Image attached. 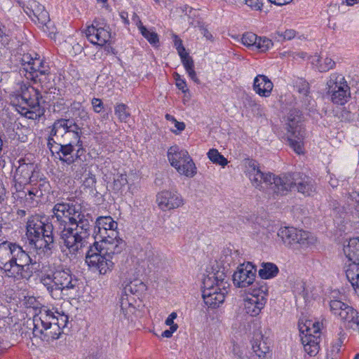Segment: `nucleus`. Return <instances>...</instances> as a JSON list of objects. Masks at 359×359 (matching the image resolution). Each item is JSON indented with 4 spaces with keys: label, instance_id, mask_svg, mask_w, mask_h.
I'll return each instance as SVG.
<instances>
[{
    "label": "nucleus",
    "instance_id": "c85d7f7f",
    "mask_svg": "<svg viewBox=\"0 0 359 359\" xmlns=\"http://www.w3.org/2000/svg\"><path fill=\"white\" fill-rule=\"evenodd\" d=\"M136 302L135 297H121L120 304V313L119 316L121 320H129L132 318L133 316L136 311Z\"/></svg>",
    "mask_w": 359,
    "mask_h": 359
},
{
    "label": "nucleus",
    "instance_id": "5701e85b",
    "mask_svg": "<svg viewBox=\"0 0 359 359\" xmlns=\"http://www.w3.org/2000/svg\"><path fill=\"white\" fill-rule=\"evenodd\" d=\"M47 230L43 233V238L39 239V236L29 240V243L32 245L36 250L43 253H50L54 246V239L53 236V225H48Z\"/></svg>",
    "mask_w": 359,
    "mask_h": 359
},
{
    "label": "nucleus",
    "instance_id": "bb28decb",
    "mask_svg": "<svg viewBox=\"0 0 359 359\" xmlns=\"http://www.w3.org/2000/svg\"><path fill=\"white\" fill-rule=\"evenodd\" d=\"M40 93L38 90L32 86L25 87L22 90L20 99L22 100L21 104H25V107L31 109H39Z\"/></svg>",
    "mask_w": 359,
    "mask_h": 359
},
{
    "label": "nucleus",
    "instance_id": "052dcab7",
    "mask_svg": "<svg viewBox=\"0 0 359 359\" xmlns=\"http://www.w3.org/2000/svg\"><path fill=\"white\" fill-rule=\"evenodd\" d=\"M175 123V126L176 128V130H172V131L175 133V134H178L180 133V132H182V130H184L185 128V124L184 122H180V121H177V120L174 122Z\"/></svg>",
    "mask_w": 359,
    "mask_h": 359
},
{
    "label": "nucleus",
    "instance_id": "6e6552de",
    "mask_svg": "<svg viewBox=\"0 0 359 359\" xmlns=\"http://www.w3.org/2000/svg\"><path fill=\"white\" fill-rule=\"evenodd\" d=\"M22 69V72H25V76L27 79L39 82L41 84L47 83L50 79V67L40 58L37 53L24 54L20 59Z\"/></svg>",
    "mask_w": 359,
    "mask_h": 359
},
{
    "label": "nucleus",
    "instance_id": "1a4fd4ad",
    "mask_svg": "<svg viewBox=\"0 0 359 359\" xmlns=\"http://www.w3.org/2000/svg\"><path fill=\"white\" fill-rule=\"evenodd\" d=\"M325 91L330 101L336 105H344L351 98V89L345 77L333 72L327 78Z\"/></svg>",
    "mask_w": 359,
    "mask_h": 359
},
{
    "label": "nucleus",
    "instance_id": "a211bd4d",
    "mask_svg": "<svg viewBox=\"0 0 359 359\" xmlns=\"http://www.w3.org/2000/svg\"><path fill=\"white\" fill-rule=\"evenodd\" d=\"M85 33L90 43L98 46L104 45L111 38L109 27L97 20L88 26Z\"/></svg>",
    "mask_w": 359,
    "mask_h": 359
},
{
    "label": "nucleus",
    "instance_id": "0eeeda50",
    "mask_svg": "<svg viewBox=\"0 0 359 359\" xmlns=\"http://www.w3.org/2000/svg\"><path fill=\"white\" fill-rule=\"evenodd\" d=\"M323 326L322 322L307 316H303L299 318L298 329L305 358L315 357L319 353Z\"/></svg>",
    "mask_w": 359,
    "mask_h": 359
},
{
    "label": "nucleus",
    "instance_id": "f03ea898",
    "mask_svg": "<svg viewBox=\"0 0 359 359\" xmlns=\"http://www.w3.org/2000/svg\"><path fill=\"white\" fill-rule=\"evenodd\" d=\"M35 264L20 245L8 241L0 244V269L5 277L15 280H28Z\"/></svg>",
    "mask_w": 359,
    "mask_h": 359
},
{
    "label": "nucleus",
    "instance_id": "6e6d98bb",
    "mask_svg": "<svg viewBox=\"0 0 359 359\" xmlns=\"http://www.w3.org/2000/svg\"><path fill=\"white\" fill-rule=\"evenodd\" d=\"M175 46L176 47V49L177 50L179 55L186 53V50L182 45V40L178 39L176 36L175 39Z\"/></svg>",
    "mask_w": 359,
    "mask_h": 359
},
{
    "label": "nucleus",
    "instance_id": "3c124183",
    "mask_svg": "<svg viewBox=\"0 0 359 359\" xmlns=\"http://www.w3.org/2000/svg\"><path fill=\"white\" fill-rule=\"evenodd\" d=\"M180 56L186 71L194 68V61L192 58L188 55L187 53H184V54L180 55Z\"/></svg>",
    "mask_w": 359,
    "mask_h": 359
},
{
    "label": "nucleus",
    "instance_id": "58836bf2",
    "mask_svg": "<svg viewBox=\"0 0 359 359\" xmlns=\"http://www.w3.org/2000/svg\"><path fill=\"white\" fill-rule=\"evenodd\" d=\"M278 273L277 266L271 262L262 263L259 270V275L263 279H269L275 277Z\"/></svg>",
    "mask_w": 359,
    "mask_h": 359
},
{
    "label": "nucleus",
    "instance_id": "ddd939ff",
    "mask_svg": "<svg viewBox=\"0 0 359 359\" xmlns=\"http://www.w3.org/2000/svg\"><path fill=\"white\" fill-rule=\"evenodd\" d=\"M55 146H52L59 156V159L67 164L73 163L76 158L83 152L81 140L73 143V137L70 139H62L55 142Z\"/></svg>",
    "mask_w": 359,
    "mask_h": 359
},
{
    "label": "nucleus",
    "instance_id": "c03bdc74",
    "mask_svg": "<svg viewBox=\"0 0 359 359\" xmlns=\"http://www.w3.org/2000/svg\"><path fill=\"white\" fill-rule=\"evenodd\" d=\"M127 109L128 107L125 104H118L115 107V114L118 116L119 121L121 122H128L130 116V114L127 111Z\"/></svg>",
    "mask_w": 359,
    "mask_h": 359
},
{
    "label": "nucleus",
    "instance_id": "b1692460",
    "mask_svg": "<svg viewBox=\"0 0 359 359\" xmlns=\"http://www.w3.org/2000/svg\"><path fill=\"white\" fill-rule=\"evenodd\" d=\"M293 187L305 196H311L316 192L314 180L305 175L298 174L295 177L293 176Z\"/></svg>",
    "mask_w": 359,
    "mask_h": 359
},
{
    "label": "nucleus",
    "instance_id": "2eb2a0df",
    "mask_svg": "<svg viewBox=\"0 0 359 359\" xmlns=\"http://www.w3.org/2000/svg\"><path fill=\"white\" fill-rule=\"evenodd\" d=\"M294 60L299 61L308 60L313 67L320 72H327L336 67L334 60L327 54L318 55L316 53L313 55L308 56L306 53L298 52L293 53Z\"/></svg>",
    "mask_w": 359,
    "mask_h": 359
},
{
    "label": "nucleus",
    "instance_id": "774afa93",
    "mask_svg": "<svg viewBox=\"0 0 359 359\" xmlns=\"http://www.w3.org/2000/svg\"><path fill=\"white\" fill-rule=\"evenodd\" d=\"M74 53L75 54L80 53L83 50V46L79 44V43H76L73 46Z\"/></svg>",
    "mask_w": 359,
    "mask_h": 359
},
{
    "label": "nucleus",
    "instance_id": "473e14b6",
    "mask_svg": "<svg viewBox=\"0 0 359 359\" xmlns=\"http://www.w3.org/2000/svg\"><path fill=\"white\" fill-rule=\"evenodd\" d=\"M344 253L352 262L359 264V237L350 238L344 245Z\"/></svg>",
    "mask_w": 359,
    "mask_h": 359
},
{
    "label": "nucleus",
    "instance_id": "e433bc0d",
    "mask_svg": "<svg viewBox=\"0 0 359 359\" xmlns=\"http://www.w3.org/2000/svg\"><path fill=\"white\" fill-rule=\"evenodd\" d=\"M329 306L330 311L332 314L339 320H341L344 314L346 313V312L352 307L348 304L337 298L330 299Z\"/></svg>",
    "mask_w": 359,
    "mask_h": 359
},
{
    "label": "nucleus",
    "instance_id": "4d7b16f0",
    "mask_svg": "<svg viewBox=\"0 0 359 359\" xmlns=\"http://www.w3.org/2000/svg\"><path fill=\"white\" fill-rule=\"evenodd\" d=\"M178 325H173L172 327H170V330L163 331L161 334L162 337L170 338L172 334L177 330Z\"/></svg>",
    "mask_w": 359,
    "mask_h": 359
},
{
    "label": "nucleus",
    "instance_id": "f257e3e1",
    "mask_svg": "<svg viewBox=\"0 0 359 359\" xmlns=\"http://www.w3.org/2000/svg\"><path fill=\"white\" fill-rule=\"evenodd\" d=\"M53 226L63 243V252L70 259L82 252L86 238L90 235L93 220L88 214L82 211L80 204L58 202L52 209Z\"/></svg>",
    "mask_w": 359,
    "mask_h": 359
},
{
    "label": "nucleus",
    "instance_id": "7ed1b4c3",
    "mask_svg": "<svg viewBox=\"0 0 359 359\" xmlns=\"http://www.w3.org/2000/svg\"><path fill=\"white\" fill-rule=\"evenodd\" d=\"M245 173L252 185L264 193L269 198H276L287 194L292 187L290 177L285 174L276 175L272 172L261 171L259 163L247 158L244 161Z\"/></svg>",
    "mask_w": 359,
    "mask_h": 359
},
{
    "label": "nucleus",
    "instance_id": "de8ad7c7",
    "mask_svg": "<svg viewBox=\"0 0 359 359\" xmlns=\"http://www.w3.org/2000/svg\"><path fill=\"white\" fill-rule=\"evenodd\" d=\"M257 40V36L252 32H246L241 38V42L244 46L253 48H255Z\"/></svg>",
    "mask_w": 359,
    "mask_h": 359
},
{
    "label": "nucleus",
    "instance_id": "4c0bfd02",
    "mask_svg": "<svg viewBox=\"0 0 359 359\" xmlns=\"http://www.w3.org/2000/svg\"><path fill=\"white\" fill-rule=\"evenodd\" d=\"M32 187L29 189V196L34 195L35 197L40 198L45 193H48L50 190L49 182L43 180L40 176L39 179L29 184Z\"/></svg>",
    "mask_w": 359,
    "mask_h": 359
},
{
    "label": "nucleus",
    "instance_id": "9b49d317",
    "mask_svg": "<svg viewBox=\"0 0 359 359\" xmlns=\"http://www.w3.org/2000/svg\"><path fill=\"white\" fill-rule=\"evenodd\" d=\"M81 133V128L74 120L66 118L56 120L52 126L48 144H51L50 141L56 142L62 138L70 139L72 137H73V143L78 142Z\"/></svg>",
    "mask_w": 359,
    "mask_h": 359
},
{
    "label": "nucleus",
    "instance_id": "680f3d73",
    "mask_svg": "<svg viewBox=\"0 0 359 359\" xmlns=\"http://www.w3.org/2000/svg\"><path fill=\"white\" fill-rule=\"evenodd\" d=\"M278 35L282 40H290L292 39V32L291 30L287 29L284 32L279 33Z\"/></svg>",
    "mask_w": 359,
    "mask_h": 359
},
{
    "label": "nucleus",
    "instance_id": "423d86ee",
    "mask_svg": "<svg viewBox=\"0 0 359 359\" xmlns=\"http://www.w3.org/2000/svg\"><path fill=\"white\" fill-rule=\"evenodd\" d=\"M203 283L202 297L204 303L210 308L219 306L224 302L229 289L225 273L221 271H212L204 278Z\"/></svg>",
    "mask_w": 359,
    "mask_h": 359
},
{
    "label": "nucleus",
    "instance_id": "603ef678",
    "mask_svg": "<svg viewBox=\"0 0 359 359\" xmlns=\"http://www.w3.org/2000/svg\"><path fill=\"white\" fill-rule=\"evenodd\" d=\"M173 76L175 80V84L177 87L182 92L185 93L187 90L185 81L182 79L180 75L177 72L174 73Z\"/></svg>",
    "mask_w": 359,
    "mask_h": 359
},
{
    "label": "nucleus",
    "instance_id": "bf43d9fd",
    "mask_svg": "<svg viewBox=\"0 0 359 359\" xmlns=\"http://www.w3.org/2000/svg\"><path fill=\"white\" fill-rule=\"evenodd\" d=\"M176 318L177 313L175 312L171 313L165 320V324L170 326V327H172L173 325H177V324L174 323V320Z\"/></svg>",
    "mask_w": 359,
    "mask_h": 359
},
{
    "label": "nucleus",
    "instance_id": "4468645a",
    "mask_svg": "<svg viewBox=\"0 0 359 359\" xmlns=\"http://www.w3.org/2000/svg\"><path fill=\"white\" fill-rule=\"evenodd\" d=\"M18 163L14 175L18 183L27 185L39 179V170L36 164L25 158L20 159Z\"/></svg>",
    "mask_w": 359,
    "mask_h": 359
},
{
    "label": "nucleus",
    "instance_id": "412c9836",
    "mask_svg": "<svg viewBox=\"0 0 359 359\" xmlns=\"http://www.w3.org/2000/svg\"><path fill=\"white\" fill-rule=\"evenodd\" d=\"M23 11L35 22L46 25L49 22V15L44 6L35 0H29L22 6Z\"/></svg>",
    "mask_w": 359,
    "mask_h": 359
},
{
    "label": "nucleus",
    "instance_id": "a19ab883",
    "mask_svg": "<svg viewBox=\"0 0 359 359\" xmlns=\"http://www.w3.org/2000/svg\"><path fill=\"white\" fill-rule=\"evenodd\" d=\"M208 158L215 164L224 167L228 163L227 159L217 149H211L207 154Z\"/></svg>",
    "mask_w": 359,
    "mask_h": 359
},
{
    "label": "nucleus",
    "instance_id": "0e129e2a",
    "mask_svg": "<svg viewBox=\"0 0 359 359\" xmlns=\"http://www.w3.org/2000/svg\"><path fill=\"white\" fill-rule=\"evenodd\" d=\"M190 78L196 83H199V80L197 78L196 73L194 71V68L187 70Z\"/></svg>",
    "mask_w": 359,
    "mask_h": 359
},
{
    "label": "nucleus",
    "instance_id": "09e8293b",
    "mask_svg": "<svg viewBox=\"0 0 359 359\" xmlns=\"http://www.w3.org/2000/svg\"><path fill=\"white\" fill-rule=\"evenodd\" d=\"M128 184V180L126 174H117L114 178L113 189L115 191H119Z\"/></svg>",
    "mask_w": 359,
    "mask_h": 359
},
{
    "label": "nucleus",
    "instance_id": "f704fd0d",
    "mask_svg": "<svg viewBox=\"0 0 359 359\" xmlns=\"http://www.w3.org/2000/svg\"><path fill=\"white\" fill-rule=\"evenodd\" d=\"M293 241L299 244L300 248H306L316 242V238L309 231L295 229L293 232Z\"/></svg>",
    "mask_w": 359,
    "mask_h": 359
},
{
    "label": "nucleus",
    "instance_id": "c756f323",
    "mask_svg": "<svg viewBox=\"0 0 359 359\" xmlns=\"http://www.w3.org/2000/svg\"><path fill=\"white\" fill-rule=\"evenodd\" d=\"M273 87V83L265 75L259 74L254 79L253 89L257 94L262 97H269Z\"/></svg>",
    "mask_w": 359,
    "mask_h": 359
},
{
    "label": "nucleus",
    "instance_id": "ea45409f",
    "mask_svg": "<svg viewBox=\"0 0 359 359\" xmlns=\"http://www.w3.org/2000/svg\"><path fill=\"white\" fill-rule=\"evenodd\" d=\"M137 27L142 34V35L147 39V40L151 44L156 45L158 43V34L151 30H148L146 27L143 25L141 21H139L137 23Z\"/></svg>",
    "mask_w": 359,
    "mask_h": 359
},
{
    "label": "nucleus",
    "instance_id": "4be33fe9",
    "mask_svg": "<svg viewBox=\"0 0 359 359\" xmlns=\"http://www.w3.org/2000/svg\"><path fill=\"white\" fill-rule=\"evenodd\" d=\"M95 223L97 231H95V239H98V237L106 238L107 235L118 236V232L116 230L118 224L110 216L99 217Z\"/></svg>",
    "mask_w": 359,
    "mask_h": 359
},
{
    "label": "nucleus",
    "instance_id": "72a5a7b5",
    "mask_svg": "<svg viewBox=\"0 0 359 359\" xmlns=\"http://www.w3.org/2000/svg\"><path fill=\"white\" fill-rule=\"evenodd\" d=\"M345 274L355 293L359 296V264L351 263L346 265Z\"/></svg>",
    "mask_w": 359,
    "mask_h": 359
},
{
    "label": "nucleus",
    "instance_id": "49530a36",
    "mask_svg": "<svg viewBox=\"0 0 359 359\" xmlns=\"http://www.w3.org/2000/svg\"><path fill=\"white\" fill-rule=\"evenodd\" d=\"M273 46V42L271 39L266 37H258L256 41L255 49L259 52H266Z\"/></svg>",
    "mask_w": 359,
    "mask_h": 359
},
{
    "label": "nucleus",
    "instance_id": "c9c22d12",
    "mask_svg": "<svg viewBox=\"0 0 359 359\" xmlns=\"http://www.w3.org/2000/svg\"><path fill=\"white\" fill-rule=\"evenodd\" d=\"M346 329L359 332V312L351 307L340 320Z\"/></svg>",
    "mask_w": 359,
    "mask_h": 359
},
{
    "label": "nucleus",
    "instance_id": "7c9ffc66",
    "mask_svg": "<svg viewBox=\"0 0 359 359\" xmlns=\"http://www.w3.org/2000/svg\"><path fill=\"white\" fill-rule=\"evenodd\" d=\"M293 88L299 93L302 106L307 107L311 104L310 87L309 83L302 78H298L293 85Z\"/></svg>",
    "mask_w": 359,
    "mask_h": 359
},
{
    "label": "nucleus",
    "instance_id": "13d9d810",
    "mask_svg": "<svg viewBox=\"0 0 359 359\" xmlns=\"http://www.w3.org/2000/svg\"><path fill=\"white\" fill-rule=\"evenodd\" d=\"M349 198L359 207V190H354L349 194Z\"/></svg>",
    "mask_w": 359,
    "mask_h": 359
},
{
    "label": "nucleus",
    "instance_id": "864d4df0",
    "mask_svg": "<svg viewBox=\"0 0 359 359\" xmlns=\"http://www.w3.org/2000/svg\"><path fill=\"white\" fill-rule=\"evenodd\" d=\"M245 4L255 11L262 9L263 4L262 0H243Z\"/></svg>",
    "mask_w": 359,
    "mask_h": 359
},
{
    "label": "nucleus",
    "instance_id": "39448f33",
    "mask_svg": "<svg viewBox=\"0 0 359 359\" xmlns=\"http://www.w3.org/2000/svg\"><path fill=\"white\" fill-rule=\"evenodd\" d=\"M40 281L55 299L74 297L79 291V280L69 269L58 267L53 271L43 273Z\"/></svg>",
    "mask_w": 359,
    "mask_h": 359
},
{
    "label": "nucleus",
    "instance_id": "69168bd1",
    "mask_svg": "<svg viewBox=\"0 0 359 359\" xmlns=\"http://www.w3.org/2000/svg\"><path fill=\"white\" fill-rule=\"evenodd\" d=\"M269 2L277 6H283L292 2V0H268Z\"/></svg>",
    "mask_w": 359,
    "mask_h": 359
},
{
    "label": "nucleus",
    "instance_id": "cd10ccee",
    "mask_svg": "<svg viewBox=\"0 0 359 359\" xmlns=\"http://www.w3.org/2000/svg\"><path fill=\"white\" fill-rule=\"evenodd\" d=\"M48 225L53 224H45L39 217H31L27 222V236L28 241L39 236L41 233H45L48 229Z\"/></svg>",
    "mask_w": 359,
    "mask_h": 359
},
{
    "label": "nucleus",
    "instance_id": "37998d69",
    "mask_svg": "<svg viewBox=\"0 0 359 359\" xmlns=\"http://www.w3.org/2000/svg\"><path fill=\"white\" fill-rule=\"evenodd\" d=\"M341 345L342 341L340 339L333 341L327 348L326 359H339Z\"/></svg>",
    "mask_w": 359,
    "mask_h": 359
},
{
    "label": "nucleus",
    "instance_id": "9d476101",
    "mask_svg": "<svg viewBox=\"0 0 359 359\" xmlns=\"http://www.w3.org/2000/svg\"><path fill=\"white\" fill-rule=\"evenodd\" d=\"M167 156L170 165L180 175L193 177L196 174L197 168L187 150L177 145L172 146L168 149Z\"/></svg>",
    "mask_w": 359,
    "mask_h": 359
},
{
    "label": "nucleus",
    "instance_id": "aec40b11",
    "mask_svg": "<svg viewBox=\"0 0 359 359\" xmlns=\"http://www.w3.org/2000/svg\"><path fill=\"white\" fill-rule=\"evenodd\" d=\"M156 201L163 211L176 209L184 205V199L180 194L167 190L159 192Z\"/></svg>",
    "mask_w": 359,
    "mask_h": 359
},
{
    "label": "nucleus",
    "instance_id": "dca6fc26",
    "mask_svg": "<svg viewBox=\"0 0 359 359\" xmlns=\"http://www.w3.org/2000/svg\"><path fill=\"white\" fill-rule=\"evenodd\" d=\"M95 242L90 248H96L97 252L103 255L114 257L123 250L125 243L118 236L107 235L106 238L98 237Z\"/></svg>",
    "mask_w": 359,
    "mask_h": 359
},
{
    "label": "nucleus",
    "instance_id": "393cba45",
    "mask_svg": "<svg viewBox=\"0 0 359 359\" xmlns=\"http://www.w3.org/2000/svg\"><path fill=\"white\" fill-rule=\"evenodd\" d=\"M252 348L260 358H264L270 353L269 339L264 337L261 332H255L251 340Z\"/></svg>",
    "mask_w": 359,
    "mask_h": 359
},
{
    "label": "nucleus",
    "instance_id": "79ce46f5",
    "mask_svg": "<svg viewBox=\"0 0 359 359\" xmlns=\"http://www.w3.org/2000/svg\"><path fill=\"white\" fill-rule=\"evenodd\" d=\"M71 111H72L74 116L79 118L82 121H86L90 118L88 112L80 102H74L71 105Z\"/></svg>",
    "mask_w": 359,
    "mask_h": 359
},
{
    "label": "nucleus",
    "instance_id": "e2e57ef3",
    "mask_svg": "<svg viewBox=\"0 0 359 359\" xmlns=\"http://www.w3.org/2000/svg\"><path fill=\"white\" fill-rule=\"evenodd\" d=\"M149 261L151 262L154 264H158V262L161 260V255L158 252L153 253L151 258L149 257Z\"/></svg>",
    "mask_w": 359,
    "mask_h": 359
},
{
    "label": "nucleus",
    "instance_id": "20e7f679",
    "mask_svg": "<svg viewBox=\"0 0 359 359\" xmlns=\"http://www.w3.org/2000/svg\"><path fill=\"white\" fill-rule=\"evenodd\" d=\"M68 319L63 311L54 308L52 310L41 309L32 320H27V324L32 330L33 338L36 343L38 340L50 342L59 338L62 329L68 323Z\"/></svg>",
    "mask_w": 359,
    "mask_h": 359
},
{
    "label": "nucleus",
    "instance_id": "8fccbe9b",
    "mask_svg": "<svg viewBox=\"0 0 359 359\" xmlns=\"http://www.w3.org/2000/svg\"><path fill=\"white\" fill-rule=\"evenodd\" d=\"M278 236L282 240V241L287 245L290 246L292 244L291 241V230L288 226L281 227L278 233Z\"/></svg>",
    "mask_w": 359,
    "mask_h": 359
},
{
    "label": "nucleus",
    "instance_id": "6ab92c4d",
    "mask_svg": "<svg viewBox=\"0 0 359 359\" xmlns=\"http://www.w3.org/2000/svg\"><path fill=\"white\" fill-rule=\"evenodd\" d=\"M257 269L251 262L240 264L233 275V282L238 287H246L253 283Z\"/></svg>",
    "mask_w": 359,
    "mask_h": 359
},
{
    "label": "nucleus",
    "instance_id": "5fc2aeb1",
    "mask_svg": "<svg viewBox=\"0 0 359 359\" xmlns=\"http://www.w3.org/2000/svg\"><path fill=\"white\" fill-rule=\"evenodd\" d=\"M91 104L95 113H100L104 109L103 102L99 98H93L91 100Z\"/></svg>",
    "mask_w": 359,
    "mask_h": 359
},
{
    "label": "nucleus",
    "instance_id": "2f4dec72",
    "mask_svg": "<svg viewBox=\"0 0 359 359\" xmlns=\"http://www.w3.org/2000/svg\"><path fill=\"white\" fill-rule=\"evenodd\" d=\"M305 131V128L302 123L293 126V151L299 155L304 154Z\"/></svg>",
    "mask_w": 359,
    "mask_h": 359
},
{
    "label": "nucleus",
    "instance_id": "a18cd8bd",
    "mask_svg": "<svg viewBox=\"0 0 359 359\" xmlns=\"http://www.w3.org/2000/svg\"><path fill=\"white\" fill-rule=\"evenodd\" d=\"M20 113L22 114H24L27 118L29 119H37L39 118L42 114L43 111L41 109L40 106H39V109H31L29 107H27L25 106H22Z\"/></svg>",
    "mask_w": 359,
    "mask_h": 359
},
{
    "label": "nucleus",
    "instance_id": "a878e982",
    "mask_svg": "<svg viewBox=\"0 0 359 359\" xmlns=\"http://www.w3.org/2000/svg\"><path fill=\"white\" fill-rule=\"evenodd\" d=\"M122 286V296L135 297V299H140L147 290V285L140 279L126 280Z\"/></svg>",
    "mask_w": 359,
    "mask_h": 359
},
{
    "label": "nucleus",
    "instance_id": "f8f14e48",
    "mask_svg": "<svg viewBox=\"0 0 359 359\" xmlns=\"http://www.w3.org/2000/svg\"><path fill=\"white\" fill-rule=\"evenodd\" d=\"M268 287L264 284L252 289L249 296L244 299V310L250 316H258L266 303Z\"/></svg>",
    "mask_w": 359,
    "mask_h": 359
},
{
    "label": "nucleus",
    "instance_id": "f3484780",
    "mask_svg": "<svg viewBox=\"0 0 359 359\" xmlns=\"http://www.w3.org/2000/svg\"><path fill=\"white\" fill-rule=\"evenodd\" d=\"M86 262L90 267L97 269L101 274H106L114 267L113 258L100 253L96 248H90L86 256Z\"/></svg>",
    "mask_w": 359,
    "mask_h": 359
},
{
    "label": "nucleus",
    "instance_id": "338daca9",
    "mask_svg": "<svg viewBox=\"0 0 359 359\" xmlns=\"http://www.w3.org/2000/svg\"><path fill=\"white\" fill-rule=\"evenodd\" d=\"M295 292H299V294L301 292H304V283H298L295 284Z\"/></svg>",
    "mask_w": 359,
    "mask_h": 359
}]
</instances>
